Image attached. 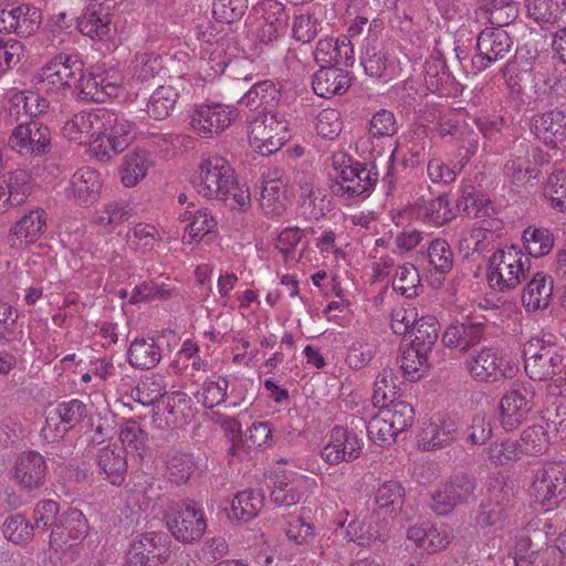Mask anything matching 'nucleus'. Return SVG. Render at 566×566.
<instances>
[{
  "label": "nucleus",
  "instance_id": "nucleus-52",
  "mask_svg": "<svg viewBox=\"0 0 566 566\" xmlns=\"http://www.w3.org/2000/svg\"><path fill=\"white\" fill-rule=\"evenodd\" d=\"M411 333L413 338L410 344L430 354L439 337V322L434 316H422L417 319Z\"/></svg>",
  "mask_w": 566,
  "mask_h": 566
},
{
  "label": "nucleus",
  "instance_id": "nucleus-26",
  "mask_svg": "<svg viewBox=\"0 0 566 566\" xmlns=\"http://www.w3.org/2000/svg\"><path fill=\"white\" fill-rule=\"evenodd\" d=\"M314 60L319 66L335 67L343 63L350 66L354 63V49L348 36L325 38L317 42Z\"/></svg>",
  "mask_w": 566,
  "mask_h": 566
},
{
  "label": "nucleus",
  "instance_id": "nucleus-60",
  "mask_svg": "<svg viewBox=\"0 0 566 566\" xmlns=\"http://www.w3.org/2000/svg\"><path fill=\"white\" fill-rule=\"evenodd\" d=\"M150 161L144 154L133 153L125 157L120 170L122 182L125 187L136 186L143 178H145Z\"/></svg>",
  "mask_w": 566,
  "mask_h": 566
},
{
  "label": "nucleus",
  "instance_id": "nucleus-8",
  "mask_svg": "<svg viewBox=\"0 0 566 566\" xmlns=\"http://www.w3.org/2000/svg\"><path fill=\"white\" fill-rule=\"evenodd\" d=\"M530 494L545 511L566 499V463L551 462L538 468L534 472Z\"/></svg>",
  "mask_w": 566,
  "mask_h": 566
},
{
  "label": "nucleus",
  "instance_id": "nucleus-44",
  "mask_svg": "<svg viewBox=\"0 0 566 566\" xmlns=\"http://www.w3.org/2000/svg\"><path fill=\"white\" fill-rule=\"evenodd\" d=\"M457 206L467 216L472 218L491 217L494 211L490 198L474 189L472 186H463L460 190Z\"/></svg>",
  "mask_w": 566,
  "mask_h": 566
},
{
  "label": "nucleus",
  "instance_id": "nucleus-7",
  "mask_svg": "<svg viewBox=\"0 0 566 566\" xmlns=\"http://www.w3.org/2000/svg\"><path fill=\"white\" fill-rule=\"evenodd\" d=\"M167 528L181 543L199 541L207 530V518L202 507L193 500L179 502L165 513Z\"/></svg>",
  "mask_w": 566,
  "mask_h": 566
},
{
  "label": "nucleus",
  "instance_id": "nucleus-49",
  "mask_svg": "<svg viewBox=\"0 0 566 566\" xmlns=\"http://www.w3.org/2000/svg\"><path fill=\"white\" fill-rule=\"evenodd\" d=\"M308 478L300 475L290 482H280L271 492L270 500L277 507L297 504L304 495Z\"/></svg>",
  "mask_w": 566,
  "mask_h": 566
},
{
  "label": "nucleus",
  "instance_id": "nucleus-25",
  "mask_svg": "<svg viewBox=\"0 0 566 566\" xmlns=\"http://www.w3.org/2000/svg\"><path fill=\"white\" fill-rule=\"evenodd\" d=\"M345 537L363 547L370 546L377 541L385 542L388 537L387 521L379 518L375 512L360 514L348 523Z\"/></svg>",
  "mask_w": 566,
  "mask_h": 566
},
{
  "label": "nucleus",
  "instance_id": "nucleus-13",
  "mask_svg": "<svg viewBox=\"0 0 566 566\" xmlns=\"http://www.w3.org/2000/svg\"><path fill=\"white\" fill-rule=\"evenodd\" d=\"M514 45L509 32L501 28H485L476 38L478 54L472 64L478 71L488 69L491 64L505 59Z\"/></svg>",
  "mask_w": 566,
  "mask_h": 566
},
{
  "label": "nucleus",
  "instance_id": "nucleus-43",
  "mask_svg": "<svg viewBox=\"0 0 566 566\" xmlns=\"http://www.w3.org/2000/svg\"><path fill=\"white\" fill-rule=\"evenodd\" d=\"M45 212L42 209H36L18 220L12 229V233L21 243L32 244L45 231Z\"/></svg>",
  "mask_w": 566,
  "mask_h": 566
},
{
  "label": "nucleus",
  "instance_id": "nucleus-58",
  "mask_svg": "<svg viewBox=\"0 0 566 566\" xmlns=\"http://www.w3.org/2000/svg\"><path fill=\"white\" fill-rule=\"evenodd\" d=\"M397 377L392 369H384L378 374L374 384L373 403L375 407H381L386 403L397 400L396 395L399 387L396 384Z\"/></svg>",
  "mask_w": 566,
  "mask_h": 566
},
{
  "label": "nucleus",
  "instance_id": "nucleus-9",
  "mask_svg": "<svg viewBox=\"0 0 566 566\" xmlns=\"http://www.w3.org/2000/svg\"><path fill=\"white\" fill-rule=\"evenodd\" d=\"M536 390L530 381H515L500 400V420L506 431L524 423L535 407Z\"/></svg>",
  "mask_w": 566,
  "mask_h": 566
},
{
  "label": "nucleus",
  "instance_id": "nucleus-30",
  "mask_svg": "<svg viewBox=\"0 0 566 566\" xmlns=\"http://www.w3.org/2000/svg\"><path fill=\"white\" fill-rule=\"evenodd\" d=\"M99 118L101 108L74 114L64 123L62 134L70 142L91 144V140L97 136Z\"/></svg>",
  "mask_w": 566,
  "mask_h": 566
},
{
  "label": "nucleus",
  "instance_id": "nucleus-45",
  "mask_svg": "<svg viewBox=\"0 0 566 566\" xmlns=\"http://www.w3.org/2000/svg\"><path fill=\"white\" fill-rule=\"evenodd\" d=\"M423 76L428 90L441 95L449 94V87L454 80L444 61L438 57H431L424 62Z\"/></svg>",
  "mask_w": 566,
  "mask_h": 566
},
{
  "label": "nucleus",
  "instance_id": "nucleus-27",
  "mask_svg": "<svg viewBox=\"0 0 566 566\" xmlns=\"http://www.w3.org/2000/svg\"><path fill=\"white\" fill-rule=\"evenodd\" d=\"M80 32L94 41H106L115 30L113 12L87 4L77 23Z\"/></svg>",
  "mask_w": 566,
  "mask_h": 566
},
{
  "label": "nucleus",
  "instance_id": "nucleus-51",
  "mask_svg": "<svg viewBox=\"0 0 566 566\" xmlns=\"http://www.w3.org/2000/svg\"><path fill=\"white\" fill-rule=\"evenodd\" d=\"M179 97L178 92L172 86H159L150 95L147 104V113L149 117L163 120L167 118L174 109L177 99Z\"/></svg>",
  "mask_w": 566,
  "mask_h": 566
},
{
  "label": "nucleus",
  "instance_id": "nucleus-55",
  "mask_svg": "<svg viewBox=\"0 0 566 566\" xmlns=\"http://www.w3.org/2000/svg\"><path fill=\"white\" fill-rule=\"evenodd\" d=\"M190 398L186 392L174 391L167 395L163 411L165 426L169 428L181 427L186 423V411L189 409Z\"/></svg>",
  "mask_w": 566,
  "mask_h": 566
},
{
  "label": "nucleus",
  "instance_id": "nucleus-14",
  "mask_svg": "<svg viewBox=\"0 0 566 566\" xmlns=\"http://www.w3.org/2000/svg\"><path fill=\"white\" fill-rule=\"evenodd\" d=\"M475 481L462 474L440 484L431 495L430 509L438 515L444 516L454 511L457 506L473 496Z\"/></svg>",
  "mask_w": 566,
  "mask_h": 566
},
{
  "label": "nucleus",
  "instance_id": "nucleus-57",
  "mask_svg": "<svg viewBox=\"0 0 566 566\" xmlns=\"http://www.w3.org/2000/svg\"><path fill=\"white\" fill-rule=\"evenodd\" d=\"M195 462L190 454L174 452L166 459V478L176 484L186 483L193 473Z\"/></svg>",
  "mask_w": 566,
  "mask_h": 566
},
{
  "label": "nucleus",
  "instance_id": "nucleus-19",
  "mask_svg": "<svg viewBox=\"0 0 566 566\" xmlns=\"http://www.w3.org/2000/svg\"><path fill=\"white\" fill-rule=\"evenodd\" d=\"M88 534V524L84 514L74 507L60 513L50 534V546L54 549L72 547Z\"/></svg>",
  "mask_w": 566,
  "mask_h": 566
},
{
  "label": "nucleus",
  "instance_id": "nucleus-48",
  "mask_svg": "<svg viewBox=\"0 0 566 566\" xmlns=\"http://www.w3.org/2000/svg\"><path fill=\"white\" fill-rule=\"evenodd\" d=\"M520 455H541L549 448L547 430L542 426H532L523 430L520 439L514 440Z\"/></svg>",
  "mask_w": 566,
  "mask_h": 566
},
{
  "label": "nucleus",
  "instance_id": "nucleus-21",
  "mask_svg": "<svg viewBox=\"0 0 566 566\" xmlns=\"http://www.w3.org/2000/svg\"><path fill=\"white\" fill-rule=\"evenodd\" d=\"M531 132L552 149L566 148V112L553 108L531 118Z\"/></svg>",
  "mask_w": 566,
  "mask_h": 566
},
{
  "label": "nucleus",
  "instance_id": "nucleus-33",
  "mask_svg": "<svg viewBox=\"0 0 566 566\" xmlns=\"http://www.w3.org/2000/svg\"><path fill=\"white\" fill-rule=\"evenodd\" d=\"M418 217L428 224L441 227L455 218V211L446 193L433 199H421L417 203Z\"/></svg>",
  "mask_w": 566,
  "mask_h": 566
},
{
  "label": "nucleus",
  "instance_id": "nucleus-10",
  "mask_svg": "<svg viewBox=\"0 0 566 566\" xmlns=\"http://www.w3.org/2000/svg\"><path fill=\"white\" fill-rule=\"evenodd\" d=\"M83 66L76 55L61 53L40 70L38 83L46 92L63 93L75 87Z\"/></svg>",
  "mask_w": 566,
  "mask_h": 566
},
{
  "label": "nucleus",
  "instance_id": "nucleus-56",
  "mask_svg": "<svg viewBox=\"0 0 566 566\" xmlns=\"http://www.w3.org/2000/svg\"><path fill=\"white\" fill-rule=\"evenodd\" d=\"M119 439L123 449L127 452L142 453L147 448L148 433L135 420H127L120 426Z\"/></svg>",
  "mask_w": 566,
  "mask_h": 566
},
{
  "label": "nucleus",
  "instance_id": "nucleus-1",
  "mask_svg": "<svg viewBox=\"0 0 566 566\" xmlns=\"http://www.w3.org/2000/svg\"><path fill=\"white\" fill-rule=\"evenodd\" d=\"M192 185L200 196L223 201L230 209L245 210L250 207L249 188L239 185L231 165L219 155H209L201 159L192 177Z\"/></svg>",
  "mask_w": 566,
  "mask_h": 566
},
{
  "label": "nucleus",
  "instance_id": "nucleus-4",
  "mask_svg": "<svg viewBox=\"0 0 566 566\" xmlns=\"http://www.w3.org/2000/svg\"><path fill=\"white\" fill-rule=\"evenodd\" d=\"M137 135L136 124L124 114L101 108L97 136L91 140V154L98 160H108L123 153Z\"/></svg>",
  "mask_w": 566,
  "mask_h": 566
},
{
  "label": "nucleus",
  "instance_id": "nucleus-3",
  "mask_svg": "<svg viewBox=\"0 0 566 566\" xmlns=\"http://www.w3.org/2000/svg\"><path fill=\"white\" fill-rule=\"evenodd\" d=\"M335 172L331 179V192L347 203L368 198L378 181V170L374 164L355 160L344 151H336L331 157Z\"/></svg>",
  "mask_w": 566,
  "mask_h": 566
},
{
  "label": "nucleus",
  "instance_id": "nucleus-38",
  "mask_svg": "<svg viewBox=\"0 0 566 566\" xmlns=\"http://www.w3.org/2000/svg\"><path fill=\"white\" fill-rule=\"evenodd\" d=\"M129 364L139 369H150L161 359V349L151 337L136 338L127 352Z\"/></svg>",
  "mask_w": 566,
  "mask_h": 566
},
{
  "label": "nucleus",
  "instance_id": "nucleus-15",
  "mask_svg": "<svg viewBox=\"0 0 566 566\" xmlns=\"http://www.w3.org/2000/svg\"><path fill=\"white\" fill-rule=\"evenodd\" d=\"M88 415V407L80 399H70L57 403L45 419L42 434L46 440H57L69 430L80 424Z\"/></svg>",
  "mask_w": 566,
  "mask_h": 566
},
{
  "label": "nucleus",
  "instance_id": "nucleus-62",
  "mask_svg": "<svg viewBox=\"0 0 566 566\" xmlns=\"http://www.w3.org/2000/svg\"><path fill=\"white\" fill-rule=\"evenodd\" d=\"M427 256L436 272L446 274L453 268L454 254L450 244L443 239H434L430 242Z\"/></svg>",
  "mask_w": 566,
  "mask_h": 566
},
{
  "label": "nucleus",
  "instance_id": "nucleus-36",
  "mask_svg": "<svg viewBox=\"0 0 566 566\" xmlns=\"http://www.w3.org/2000/svg\"><path fill=\"white\" fill-rule=\"evenodd\" d=\"M553 293V281L542 273H536L522 293L524 307L531 311L548 307Z\"/></svg>",
  "mask_w": 566,
  "mask_h": 566
},
{
  "label": "nucleus",
  "instance_id": "nucleus-12",
  "mask_svg": "<svg viewBox=\"0 0 566 566\" xmlns=\"http://www.w3.org/2000/svg\"><path fill=\"white\" fill-rule=\"evenodd\" d=\"M469 375L479 382L493 384L503 379L513 378L517 371L515 365L504 364L497 349L483 347L465 360Z\"/></svg>",
  "mask_w": 566,
  "mask_h": 566
},
{
  "label": "nucleus",
  "instance_id": "nucleus-17",
  "mask_svg": "<svg viewBox=\"0 0 566 566\" xmlns=\"http://www.w3.org/2000/svg\"><path fill=\"white\" fill-rule=\"evenodd\" d=\"M48 464L45 458L33 450L17 454L12 467V480L23 491H35L45 484Z\"/></svg>",
  "mask_w": 566,
  "mask_h": 566
},
{
  "label": "nucleus",
  "instance_id": "nucleus-61",
  "mask_svg": "<svg viewBox=\"0 0 566 566\" xmlns=\"http://www.w3.org/2000/svg\"><path fill=\"white\" fill-rule=\"evenodd\" d=\"M419 286L420 276L413 264L406 263L398 266L392 281V287L397 293L407 298H411L418 294Z\"/></svg>",
  "mask_w": 566,
  "mask_h": 566
},
{
  "label": "nucleus",
  "instance_id": "nucleus-29",
  "mask_svg": "<svg viewBox=\"0 0 566 566\" xmlns=\"http://www.w3.org/2000/svg\"><path fill=\"white\" fill-rule=\"evenodd\" d=\"M457 436V426L441 417L431 418L419 433V447L423 451H433L450 444Z\"/></svg>",
  "mask_w": 566,
  "mask_h": 566
},
{
  "label": "nucleus",
  "instance_id": "nucleus-31",
  "mask_svg": "<svg viewBox=\"0 0 566 566\" xmlns=\"http://www.w3.org/2000/svg\"><path fill=\"white\" fill-rule=\"evenodd\" d=\"M101 186L99 174L85 167L72 176L65 192L69 198L75 199L81 205H88L97 198Z\"/></svg>",
  "mask_w": 566,
  "mask_h": 566
},
{
  "label": "nucleus",
  "instance_id": "nucleus-35",
  "mask_svg": "<svg viewBox=\"0 0 566 566\" xmlns=\"http://www.w3.org/2000/svg\"><path fill=\"white\" fill-rule=\"evenodd\" d=\"M260 207L269 218L282 217L287 207L286 185L280 180L265 181L261 188Z\"/></svg>",
  "mask_w": 566,
  "mask_h": 566
},
{
  "label": "nucleus",
  "instance_id": "nucleus-47",
  "mask_svg": "<svg viewBox=\"0 0 566 566\" xmlns=\"http://www.w3.org/2000/svg\"><path fill=\"white\" fill-rule=\"evenodd\" d=\"M522 239L527 254L534 258L547 255L555 244V237L552 231L542 227H527L523 231Z\"/></svg>",
  "mask_w": 566,
  "mask_h": 566
},
{
  "label": "nucleus",
  "instance_id": "nucleus-41",
  "mask_svg": "<svg viewBox=\"0 0 566 566\" xmlns=\"http://www.w3.org/2000/svg\"><path fill=\"white\" fill-rule=\"evenodd\" d=\"M494 421L484 411L474 413L461 431V439L470 447L485 446L493 436Z\"/></svg>",
  "mask_w": 566,
  "mask_h": 566
},
{
  "label": "nucleus",
  "instance_id": "nucleus-6",
  "mask_svg": "<svg viewBox=\"0 0 566 566\" xmlns=\"http://www.w3.org/2000/svg\"><path fill=\"white\" fill-rule=\"evenodd\" d=\"M289 120L280 112L262 111L249 119V142L266 156L281 149L289 139Z\"/></svg>",
  "mask_w": 566,
  "mask_h": 566
},
{
  "label": "nucleus",
  "instance_id": "nucleus-20",
  "mask_svg": "<svg viewBox=\"0 0 566 566\" xmlns=\"http://www.w3.org/2000/svg\"><path fill=\"white\" fill-rule=\"evenodd\" d=\"M237 116L235 109L221 104H201L191 114L192 129L203 138L222 133Z\"/></svg>",
  "mask_w": 566,
  "mask_h": 566
},
{
  "label": "nucleus",
  "instance_id": "nucleus-54",
  "mask_svg": "<svg viewBox=\"0 0 566 566\" xmlns=\"http://www.w3.org/2000/svg\"><path fill=\"white\" fill-rule=\"evenodd\" d=\"M163 69L160 55L154 52H138L128 66L129 75L137 81L145 82L159 73Z\"/></svg>",
  "mask_w": 566,
  "mask_h": 566
},
{
  "label": "nucleus",
  "instance_id": "nucleus-64",
  "mask_svg": "<svg viewBox=\"0 0 566 566\" xmlns=\"http://www.w3.org/2000/svg\"><path fill=\"white\" fill-rule=\"evenodd\" d=\"M2 182L8 189L12 206L17 207L22 205L30 193V176L23 169L9 172Z\"/></svg>",
  "mask_w": 566,
  "mask_h": 566
},
{
  "label": "nucleus",
  "instance_id": "nucleus-37",
  "mask_svg": "<svg viewBox=\"0 0 566 566\" xmlns=\"http://www.w3.org/2000/svg\"><path fill=\"white\" fill-rule=\"evenodd\" d=\"M281 97V91L270 81L264 80L255 83L239 101L241 107H247L251 112L266 111Z\"/></svg>",
  "mask_w": 566,
  "mask_h": 566
},
{
  "label": "nucleus",
  "instance_id": "nucleus-23",
  "mask_svg": "<svg viewBox=\"0 0 566 566\" xmlns=\"http://www.w3.org/2000/svg\"><path fill=\"white\" fill-rule=\"evenodd\" d=\"M489 327V319L482 315H469L462 323L451 324L442 335L446 346L461 352L480 343Z\"/></svg>",
  "mask_w": 566,
  "mask_h": 566
},
{
  "label": "nucleus",
  "instance_id": "nucleus-39",
  "mask_svg": "<svg viewBox=\"0 0 566 566\" xmlns=\"http://www.w3.org/2000/svg\"><path fill=\"white\" fill-rule=\"evenodd\" d=\"M264 505V494L261 491L244 490L238 492L231 502L229 518L249 522L260 513Z\"/></svg>",
  "mask_w": 566,
  "mask_h": 566
},
{
  "label": "nucleus",
  "instance_id": "nucleus-34",
  "mask_svg": "<svg viewBox=\"0 0 566 566\" xmlns=\"http://www.w3.org/2000/svg\"><path fill=\"white\" fill-rule=\"evenodd\" d=\"M405 488L398 481H386L379 485L375 494V513L394 516L398 514L405 503Z\"/></svg>",
  "mask_w": 566,
  "mask_h": 566
},
{
  "label": "nucleus",
  "instance_id": "nucleus-22",
  "mask_svg": "<svg viewBox=\"0 0 566 566\" xmlns=\"http://www.w3.org/2000/svg\"><path fill=\"white\" fill-rule=\"evenodd\" d=\"M254 10L259 14L256 36L260 42L269 44L284 34L289 14L283 3L277 0H263Z\"/></svg>",
  "mask_w": 566,
  "mask_h": 566
},
{
  "label": "nucleus",
  "instance_id": "nucleus-16",
  "mask_svg": "<svg viewBox=\"0 0 566 566\" xmlns=\"http://www.w3.org/2000/svg\"><path fill=\"white\" fill-rule=\"evenodd\" d=\"M9 146L21 155L39 156L49 151L51 146L50 129L35 119L17 122Z\"/></svg>",
  "mask_w": 566,
  "mask_h": 566
},
{
  "label": "nucleus",
  "instance_id": "nucleus-11",
  "mask_svg": "<svg viewBox=\"0 0 566 566\" xmlns=\"http://www.w3.org/2000/svg\"><path fill=\"white\" fill-rule=\"evenodd\" d=\"M170 538L165 532H146L137 535L126 554L128 566H153L164 563L170 555Z\"/></svg>",
  "mask_w": 566,
  "mask_h": 566
},
{
  "label": "nucleus",
  "instance_id": "nucleus-46",
  "mask_svg": "<svg viewBox=\"0 0 566 566\" xmlns=\"http://www.w3.org/2000/svg\"><path fill=\"white\" fill-rule=\"evenodd\" d=\"M543 197L552 210L566 213L565 169H556L547 177L543 187Z\"/></svg>",
  "mask_w": 566,
  "mask_h": 566
},
{
  "label": "nucleus",
  "instance_id": "nucleus-53",
  "mask_svg": "<svg viewBox=\"0 0 566 566\" xmlns=\"http://www.w3.org/2000/svg\"><path fill=\"white\" fill-rule=\"evenodd\" d=\"M528 19L544 28L560 20L563 9L556 0H525Z\"/></svg>",
  "mask_w": 566,
  "mask_h": 566
},
{
  "label": "nucleus",
  "instance_id": "nucleus-63",
  "mask_svg": "<svg viewBox=\"0 0 566 566\" xmlns=\"http://www.w3.org/2000/svg\"><path fill=\"white\" fill-rule=\"evenodd\" d=\"M486 461L494 467L507 465L521 458L514 440L491 442L484 450Z\"/></svg>",
  "mask_w": 566,
  "mask_h": 566
},
{
  "label": "nucleus",
  "instance_id": "nucleus-18",
  "mask_svg": "<svg viewBox=\"0 0 566 566\" xmlns=\"http://www.w3.org/2000/svg\"><path fill=\"white\" fill-rule=\"evenodd\" d=\"M41 11L31 4L0 3V32L29 36L41 24Z\"/></svg>",
  "mask_w": 566,
  "mask_h": 566
},
{
  "label": "nucleus",
  "instance_id": "nucleus-2",
  "mask_svg": "<svg viewBox=\"0 0 566 566\" xmlns=\"http://www.w3.org/2000/svg\"><path fill=\"white\" fill-rule=\"evenodd\" d=\"M524 368L527 376L537 381L552 380L549 391L566 396L565 355L555 345L553 334L533 337L523 347Z\"/></svg>",
  "mask_w": 566,
  "mask_h": 566
},
{
  "label": "nucleus",
  "instance_id": "nucleus-50",
  "mask_svg": "<svg viewBox=\"0 0 566 566\" xmlns=\"http://www.w3.org/2000/svg\"><path fill=\"white\" fill-rule=\"evenodd\" d=\"M380 416L388 421L398 433L409 429L415 422L413 407L406 401L395 400L379 407Z\"/></svg>",
  "mask_w": 566,
  "mask_h": 566
},
{
  "label": "nucleus",
  "instance_id": "nucleus-28",
  "mask_svg": "<svg viewBox=\"0 0 566 566\" xmlns=\"http://www.w3.org/2000/svg\"><path fill=\"white\" fill-rule=\"evenodd\" d=\"M98 470L104 479L113 485H122L125 481L128 463L126 451L119 446H106L96 453Z\"/></svg>",
  "mask_w": 566,
  "mask_h": 566
},
{
  "label": "nucleus",
  "instance_id": "nucleus-40",
  "mask_svg": "<svg viewBox=\"0 0 566 566\" xmlns=\"http://www.w3.org/2000/svg\"><path fill=\"white\" fill-rule=\"evenodd\" d=\"M49 107L48 101L35 93L25 95L20 92L17 93L10 101V107L8 108V116L11 123L19 122L23 118L35 117L44 113Z\"/></svg>",
  "mask_w": 566,
  "mask_h": 566
},
{
  "label": "nucleus",
  "instance_id": "nucleus-5",
  "mask_svg": "<svg viewBox=\"0 0 566 566\" xmlns=\"http://www.w3.org/2000/svg\"><path fill=\"white\" fill-rule=\"evenodd\" d=\"M530 258L516 245L496 250L490 258L489 284L493 290L509 292L526 280Z\"/></svg>",
  "mask_w": 566,
  "mask_h": 566
},
{
  "label": "nucleus",
  "instance_id": "nucleus-42",
  "mask_svg": "<svg viewBox=\"0 0 566 566\" xmlns=\"http://www.w3.org/2000/svg\"><path fill=\"white\" fill-rule=\"evenodd\" d=\"M19 313L8 302L0 301V346L15 348L24 337Z\"/></svg>",
  "mask_w": 566,
  "mask_h": 566
},
{
  "label": "nucleus",
  "instance_id": "nucleus-24",
  "mask_svg": "<svg viewBox=\"0 0 566 566\" xmlns=\"http://www.w3.org/2000/svg\"><path fill=\"white\" fill-rule=\"evenodd\" d=\"M363 439L348 436L343 427L335 426L331 430L328 443L321 450L322 459L332 465L340 462H352L359 458Z\"/></svg>",
  "mask_w": 566,
  "mask_h": 566
},
{
  "label": "nucleus",
  "instance_id": "nucleus-32",
  "mask_svg": "<svg viewBox=\"0 0 566 566\" xmlns=\"http://www.w3.org/2000/svg\"><path fill=\"white\" fill-rule=\"evenodd\" d=\"M313 91L316 95L331 98L345 93L350 86L348 73L338 67L321 66L312 78Z\"/></svg>",
  "mask_w": 566,
  "mask_h": 566
},
{
  "label": "nucleus",
  "instance_id": "nucleus-59",
  "mask_svg": "<svg viewBox=\"0 0 566 566\" xmlns=\"http://www.w3.org/2000/svg\"><path fill=\"white\" fill-rule=\"evenodd\" d=\"M165 389L164 378L153 375L143 379L136 388L132 390V397L136 402L143 406H150L165 396Z\"/></svg>",
  "mask_w": 566,
  "mask_h": 566
}]
</instances>
